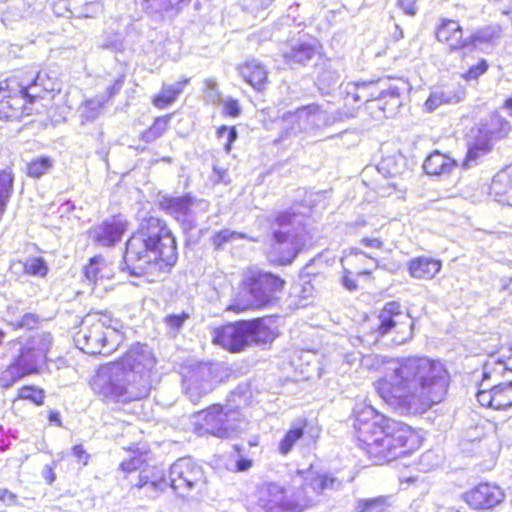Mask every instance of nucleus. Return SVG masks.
I'll use <instances>...</instances> for the list:
<instances>
[{"label": "nucleus", "instance_id": "nucleus-54", "mask_svg": "<svg viewBox=\"0 0 512 512\" xmlns=\"http://www.w3.org/2000/svg\"><path fill=\"white\" fill-rule=\"evenodd\" d=\"M223 112L225 115L237 117L240 114V107L236 100L228 99L223 103Z\"/></svg>", "mask_w": 512, "mask_h": 512}, {"label": "nucleus", "instance_id": "nucleus-24", "mask_svg": "<svg viewBox=\"0 0 512 512\" xmlns=\"http://www.w3.org/2000/svg\"><path fill=\"white\" fill-rule=\"evenodd\" d=\"M442 263L440 260L419 256L412 258L408 262V272L412 278L419 280H431L441 270Z\"/></svg>", "mask_w": 512, "mask_h": 512}, {"label": "nucleus", "instance_id": "nucleus-35", "mask_svg": "<svg viewBox=\"0 0 512 512\" xmlns=\"http://www.w3.org/2000/svg\"><path fill=\"white\" fill-rule=\"evenodd\" d=\"M105 261L102 257H94L84 268L85 278L91 283H97L105 277L104 274Z\"/></svg>", "mask_w": 512, "mask_h": 512}, {"label": "nucleus", "instance_id": "nucleus-5", "mask_svg": "<svg viewBox=\"0 0 512 512\" xmlns=\"http://www.w3.org/2000/svg\"><path fill=\"white\" fill-rule=\"evenodd\" d=\"M341 482L328 474L309 471L305 483L292 496L277 483L265 482L256 487L251 497V512H302L315 505L327 490L338 489Z\"/></svg>", "mask_w": 512, "mask_h": 512}, {"label": "nucleus", "instance_id": "nucleus-26", "mask_svg": "<svg viewBox=\"0 0 512 512\" xmlns=\"http://www.w3.org/2000/svg\"><path fill=\"white\" fill-rule=\"evenodd\" d=\"M456 166L454 159L438 151L431 153L423 163V169L429 175H446Z\"/></svg>", "mask_w": 512, "mask_h": 512}, {"label": "nucleus", "instance_id": "nucleus-15", "mask_svg": "<svg viewBox=\"0 0 512 512\" xmlns=\"http://www.w3.org/2000/svg\"><path fill=\"white\" fill-rule=\"evenodd\" d=\"M214 375L211 365L201 363L189 369L183 379L185 393L193 403H197L203 396L213 389Z\"/></svg>", "mask_w": 512, "mask_h": 512}, {"label": "nucleus", "instance_id": "nucleus-21", "mask_svg": "<svg viewBox=\"0 0 512 512\" xmlns=\"http://www.w3.org/2000/svg\"><path fill=\"white\" fill-rule=\"evenodd\" d=\"M466 91L460 86H445L432 91L426 100V111L433 112L443 104H456L465 98Z\"/></svg>", "mask_w": 512, "mask_h": 512}, {"label": "nucleus", "instance_id": "nucleus-60", "mask_svg": "<svg viewBox=\"0 0 512 512\" xmlns=\"http://www.w3.org/2000/svg\"><path fill=\"white\" fill-rule=\"evenodd\" d=\"M343 286L350 290L354 291L358 288L356 280L352 277L351 273L348 270L344 271V275L342 277Z\"/></svg>", "mask_w": 512, "mask_h": 512}, {"label": "nucleus", "instance_id": "nucleus-3", "mask_svg": "<svg viewBox=\"0 0 512 512\" xmlns=\"http://www.w3.org/2000/svg\"><path fill=\"white\" fill-rule=\"evenodd\" d=\"M155 365L156 358L152 349L146 344L137 343L119 360L98 371L93 388L117 402L140 400L150 393L151 372Z\"/></svg>", "mask_w": 512, "mask_h": 512}, {"label": "nucleus", "instance_id": "nucleus-53", "mask_svg": "<svg viewBox=\"0 0 512 512\" xmlns=\"http://www.w3.org/2000/svg\"><path fill=\"white\" fill-rule=\"evenodd\" d=\"M143 464V461L141 457H133L127 461H123L120 464V468L122 471L131 473L133 471H136L137 469H140Z\"/></svg>", "mask_w": 512, "mask_h": 512}, {"label": "nucleus", "instance_id": "nucleus-30", "mask_svg": "<svg viewBox=\"0 0 512 512\" xmlns=\"http://www.w3.org/2000/svg\"><path fill=\"white\" fill-rule=\"evenodd\" d=\"M390 505L389 497L379 496L358 500L355 510L356 512H384L390 507Z\"/></svg>", "mask_w": 512, "mask_h": 512}, {"label": "nucleus", "instance_id": "nucleus-45", "mask_svg": "<svg viewBox=\"0 0 512 512\" xmlns=\"http://www.w3.org/2000/svg\"><path fill=\"white\" fill-rule=\"evenodd\" d=\"M481 389L477 393V401L480 405L484 407H489L494 409V398H495V388L494 386L491 388H487L485 386L484 381L481 383Z\"/></svg>", "mask_w": 512, "mask_h": 512}, {"label": "nucleus", "instance_id": "nucleus-39", "mask_svg": "<svg viewBox=\"0 0 512 512\" xmlns=\"http://www.w3.org/2000/svg\"><path fill=\"white\" fill-rule=\"evenodd\" d=\"M246 235L241 232L224 229L215 233L212 238V244L216 250H220L226 243L233 242L237 239H244Z\"/></svg>", "mask_w": 512, "mask_h": 512}, {"label": "nucleus", "instance_id": "nucleus-58", "mask_svg": "<svg viewBox=\"0 0 512 512\" xmlns=\"http://www.w3.org/2000/svg\"><path fill=\"white\" fill-rule=\"evenodd\" d=\"M360 243L367 248L380 250L383 247V241L376 237H364Z\"/></svg>", "mask_w": 512, "mask_h": 512}, {"label": "nucleus", "instance_id": "nucleus-41", "mask_svg": "<svg viewBox=\"0 0 512 512\" xmlns=\"http://www.w3.org/2000/svg\"><path fill=\"white\" fill-rule=\"evenodd\" d=\"M24 271L34 276H45L48 272L47 265L42 258H31L24 262Z\"/></svg>", "mask_w": 512, "mask_h": 512}, {"label": "nucleus", "instance_id": "nucleus-61", "mask_svg": "<svg viewBox=\"0 0 512 512\" xmlns=\"http://www.w3.org/2000/svg\"><path fill=\"white\" fill-rule=\"evenodd\" d=\"M276 222L280 227L285 228L286 226L294 224L295 220L290 213L282 212L277 216Z\"/></svg>", "mask_w": 512, "mask_h": 512}, {"label": "nucleus", "instance_id": "nucleus-63", "mask_svg": "<svg viewBox=\"0 0 512 512\" xmlns=\"http://www.w3.org/2000/svg\"><path fill=\"white\" fill-rule=\"evenodd\" d=\"M372 358H373L372 356L362 357L359 353H357V354L352 353V354L346 355V361L348 364H353L357 360H361L362 362L368 363L372 360Z\"/></svg>", "mask_w": 512, "mask_h": 512}, {"label": "nucleus", "instance_id": "nucleus-6", "mask_svg": "<svg viewBox=\"0 0 512 512\" xmlns=\"http://www.w3.org/2000/svg\"><path fill=\"white\" fill-rule=\"evenodd\" d=\"M122 324L108 314L88 316L75 336L79 349L91 355H109L123 341Z\"/></svg>", "mask_w": 512, "mask_h": 512}, {"label": "nucleus", "instance_id": "nucleus-52", "mask_svg": "<svg viewBox=\"0 0 512 512\" xmlns=\"http://www.w3.org/2000/svg\"><path fill=\"white\" fill-rule=\"evenodd\" d=\"M397 7L400 8L405 15L415 16L418 12L416 0H397Z\"/></svg>", "mask_w": 512, "mask_h": 512}, {"label": "nucleus", "instance_id": "nucleus-13", "mask_svg": "<svg viewBox=\"0 0 512 512\" xmlns=\"http://www.w3.org/2000/svg\"><path fill=\"white\" fill-rule=\"evenodd\" d=\"M170 482L179 496L186 497L192 490L203 487L204 473L190 458H180L170 468Z\"/></svg>", "mask_w": 512, "mask_h": 512}, {"label": "nucleus", "instance_id": "nucleus-20", "mask_svg": "<svg viewBox=\"0 0 512 512\" xmlns=\"http://www.w3.org/2000/svg\"><path fill=\"white\" fill-rule=\"evenodd\" d=\"M34 7L32 0H6V7L1 13V22L8 28L32 18Z\"/></svg>", "mask_w": 512, "mask_h": 512}, {"label": "nucleus", "instance_id": "nucleus-17", "mask_svg": "<svg viewBox=\"0 0 512 512\" xmlns=\"http://www.w3.org/2000/svg\"><path fill=\"white\" fill-rule=\"evenodd\" d=\"M500 487L481 483L463 495L464 501L473 509H492L504 500Z\"/></svg>", "mask_w": 512, "mask_h": 512}, {"label": "nucleus", "instance_id": "nucleus-14", "mask_svg": "<svg viewBox=\"0 0 512 512\" xmlns=\"http://www.w3.org/2000/svg\"><path fill=\"white\" fill-rule=\"evenodd\" d=\"M274 240L270 251V259L272 262L286 265L290 264L305 247L306 232L303 227H298L293 232L289 229H280L274 232Z\"/></svg>", "mask_w": 512, "mask_h": 512}, {"label": "nucleus", "instance_id": "nucleus-55", "mask_svg": "<svg viewBox=\"0 0 512 512\" xmlns=\"http://www.w3.org/2000/svg\"><path fill=\"white\" fill-rule=\"evenodd\" d=\"M6 369L16 382L23 378L24 376L29 375V373L25 371V369L21 365H19L16 359Z\"/></svg>", "mask_w": 512, "mask_h": 512}, {"label": "nucleus", "instance_id": "nucleus-62", "mask_svg": "<svg viewBox=\"0 0 512 512\" xmlns=\"http://www.w3.org/2000/svg\"><path fill=\"white\" fill-rule=\"evenodd\" d=\"M14 383H16V381L10 375V373L8 372L7 369L3 370L0 373V387L7 389V388H10L11 386H13Z\"/></svg>", "mask_w": 512, "mask_h": 512}, {"label": "nucleus", "instance_id": "nucleus-44", "mask_svg": "<svg viewBox=\"0 0 512 512\" xmlns=\"http://www.w3.org/2000/svg\"><path fill=\"white\" fill-rule=\"evenodd\" d=\"M13 174L9 167L0 169V195L10 196L13 189Z\"/></svg>", "mask_w": 512, "mask_h": 512}, {"label": "nucleus", "instance_id": "nucleus-18", "mask_svg": "<svg viewBox=\"0 0 512 512\" xmlns=\"http://www.w3.org/2000/svg\"><path fill=\"white\" fill-rule=\"evenodd\" d=\"M165 203L171 214L178 219L182 217L183 221H188L190 225H195L197 212H206L209 206L207 201L194 200L189 196L169 198Z\"/></svg>", "mask_w": 512, "mask_h": 512}, {"label": "nucleus", "instance_id": "nucleus-1", "mask_svg": "<svg viewBox=\"0 0 512 512\" xmlns=\"http://www.w3.org/2000/svg\"><path fill=\"white\" fill-rule=\"evenodd\" d=\"M450 376L444 364L429 357H404L375 383L379 396L400 415H417L442 402Z\"/></svg>", "mask_w": 512, "mask_h": 512}, {"label": "nucleus", "instance_id": "nucleus-10", "mask_svg": "<svg viewBox=\"0 0 512 512\" xmlns=\"http://www.w3.org/2000/svg\"><path fill=\"white\" fill-rule=\"evenodd\" d=\"M202 420L200 433H207L219 438L235 436L241 429L243 421L237 410H224L219 405H213L208 410L198 414Z\"/></svg>", "mask_w": 512, "mask_h": 512}, {"label": "nucleus", "instance_id": "nucleus-46", "mask_svg": "<svg viewBox=\"0 0 512 512\" xmlns=\"http://www.w3.org/2000/svg\"><path fill=\"white\" fill-rule=\"evenodd\" d=\"M506 370L505 362L491 359L484 366L483 380L490 378L492 374L502 375Z\"/></svg>", "mask_w": 512, "mask_h": 512}, {"label": "nucleus", "instance_id": "nucleus-28", "mask_svg": "<svg viewBox=\"0 0 512 512\" xmlns=\"http://www.w3.org/2000/svg\"><path fill=\"white\" fill-rule=\"evenodd\" d=\"M188 83L189 79H184L175 84H163L160 92L152 99L153 105L159 109L168 107L177 100Z\"/></svg>", "mask_w": 512, "mask_h": 512}, {"label": "nucleus", "instance_id": "nucleus-16", "mask_svg": "<svg viewBox=\"0 0 512 512\" xmlns=\"http://www.w3.org/2000/svg\"><path fill=\"white\" fill-rule=\"evenodd\" d=\"M247 321H239L214 329L212 342L231 352H238L249 345Z\"/></svg>", "mask_w": 512, "mask_h": 512}, {"label": "nucleus", "instance_id": "nucleus-8", "mask_svg": "<svg viewBox=\"0 0 512 512\" xmlns=\"http://www.w3.org/2000/svg\"><path fill=\"white\" fill-rule=\"evenodd\" d=\"M42 75H37L30 80H21L16 76L0 82V118L16 117V112L22 107V101L26 98L38 96L37 88L42 86Z\"/></svg>", "mask_w": 512, "mask_h": 512}, {"label": "nucleus", "instance_id": "nucleus-25", "mask_svg": "<svg viewBox=\"0 0 512 512\" xmlns=\"http://www.w3.org/2000/svg\"><path fill=\"white\" fill-rule=\"evenodd\" d=\"M238 71L248 84L258 90L265 85L268 79L266 67L256 59L246 61L238 67Z\"/></svg>", "mask_w": 512, "mask_h": 512}, {"label": "nucleus", "instance_id": "nucleus-47", "mask_svg": "<svg viewBox=\"0 0 512 512\" xmlns=\"http://www.w3.org/2000/svg\"><path fill=\"white\" fill-rule=\"evenodd\" d=\"M217 136L219 138H226L224 149L229 153L232 143L237 139V130L235 127L222 126L217 130Z\"/></svg>", "mask_w": 512, "mask_h": 512}, {"label": "nucleus", "instance_id": "nucleus-23", "mask_svg": "<svg viewBox=\"0 0 512 512\" xmlns=\"http://www.w3.org/2000/svg\"><path fill=\"white\" fill-rule=\"evenodd\" d=\"M489 195L503 205L512 206V166L501 170L493 177Z\"/></svg>", "mask_w": 512, "mask_h": 512}, {"label": "nucleus", "instance_id": "nucleus-43", "mask_svg": "<svg viewBox=\"0 0 512 512\" xmlns=\"http://www.w3.org/2000/svg\"><path fill=\"white\" fill-rule=\"evenodd\" d=\"M18 397L40 405L43 403L44 391L34 386H24L19 389Z\"/></svg>", "mask_w": 512, "mask_h": 512}, {"label": "nucleus", "instance_id": "nucleus-59", "mask_svg": "<svg viewBox=\"0 0 512 512\" xmlns=\"http://www.w3.org/2000/svg\"><path fill=\"white\" fill-rule=\"evenodd\" d=\"M74 456L81 462L83 465L88 463L90 458L89 454L84 450L82 445H75L72 449Z\"/></svg>", "mask_w": 512, "mask_h": 512}, {"label": "nucleus", "instance_id": "nucleus-56", "mask_svg": "<svg viewBox=\"0 0 512 512\" xmlns=\"http://www.w3.org/2000/svg\"><path fill=\"white\" fill-rule=\"evenodd\" d=\"M38 322V316L32 313L25 314L21 320L16 324L17 328L32 329Z\"/></svg>", "mask_w": 512, "mask_h": 512}, {"label": "nucleus", "instance_id": "nucleus-51", "mask_svg": "<svg viewBox=\"0 0 512 512\" xmlns=\"http://www.w3.org/2000/svg\"><path fill=\"white\" fill-rule=\"evenodd\" d=\"M167 121L163 118H158L155 123L150 127L149 131L146 133V137L150 139L160 137L164 131L166 130Z\"/></svg>", "mask_w": 512, "mask_h": 512}, {"label": "nucleus", "instance_id": "nucleus-33", "mask_svg": "<svg viewBox=\"0 0 512 512\" xmlns=\"http://www.w3.org/2000/svg\"><path fill=\"white\" fill-rule=\"evenodd\" d=\"M107 99L104 96L96 97L85 101L80 112L81 117L86 121H93L103 112L104 103Z\"/></svg>", "mask_w": 512, "mask_h": 512}, {"label": "nucleus", "instance_id": "nucleus-42", "mask_svg": "<svg viewBox=\"0 0 512 512\" xmlns=\"http://www.w3.org/2000/svg\"><path fill=\"white\" fill-rule=\"evenodd\" d=\"M190 315L184 311L180 313L169 314L164 318V323L169 332L176 334L183 326L184 322L189 319Z\"/></svg>", "mask_w": 512, "mask_h": 512}, {"label": "nucleus", "instance_id": "nucleus-37", "mask_svg": "<svg viewBox=\"0 0 512 512\" xmlns=\"http://www.w3.org/2000/svg\"><path fill=\"white\" fill-rule=\"evenodd\" d=\"M53 167V160L49 157L33 159L27 166V174L32 178H40Z\"/></svg>", "mask_w": 512, "mask_h": 512}, {"label": "nucleus", "instance_id": "nucleus-57", "mask_svg": "<svg viewBox=\"0 0 512 512\" xmlns=\"http://www.w3.org/2000/svg\"><path fill=\"white\" fill-rule=\"evenodd\" d=\"M205 86H206L207 90H209V92H208L209 99L212 100L213 102L218 101L220 99V94L217 91L216 82L213 79H206Z\"/></svg>", "mask_w": 512, "mask_h": 512}, {"label": "nucleus", "instance_id": "nucleus-22", "mask_svg": "<svg viewBox=\"0 0 512 512\" xmlns=\"http://www.w3.org/2000/svg\"><path fill=\"white\" fill-rule=\"evenodd\" d=\"M436 38L451 50L468 47V38H463L462 27L455 20H443L436 31Z\"/></svg>", "mask_w": 512, "mask_h": 512}, {"label": "nucleus", "instance_id": "nucleus-9", "mask_svg": "<svg viewBox=\"0 0 512 512\" xmlns=\"http://www.w3.org/2000/svg\"><path fill=\"white\" fill-rule=\"evenodd\" d=\"M397 302H389L378 315V324L375 330L378 337L390 336V341L401 345L413 336V321L410 316L400 310Z\"/></svg>", "mask_w": 512, "mask_h": 512}, {"label": "nucleus", "instance_id": "nucleus-2", "mask_svg": "<svg viewBox=\"0 0 512 512\" xmlns=\"http://www.w3.org/2000/svg\"><path fill=\"white\" fill-rule=\"evenodd\" d=\"M177 261L175 237L166 223L157 217L142 219L136 232L128 239L122 271L130 276L156 282Z\"/></svg>", "mask_w": 512, "mask_h": 512}, {"label": "nucleus", "instance_id": "nucleus-11", "mask_svg": "<svg viewBox=\"0 0 512 512\" xmlns=\"http://www.w3.org/2000/svg\"><path fill=\"white\" fill-rule=\"evenodd\" d=\"M510 129L508 121L499 115H493L489 125H481L479 128V135L469 147L462 165L465 168L476 165L478 160L491 150L492 140L503 137Z\"/></svg>", "mask_w": 512, "mask_h": 512}, {"label": "nucleus", "instance_id": "nucleus-7", "mask_svg": "<svg viewBox=\"0 0 512 512\" xmlns=\"http://www.w3.org/2000/svg\"><path fill=\"white\" fill-rule=\"evenodd\" d=\"M284 284L285 281L277 275L251 269L244 279L246 302L244 304H233L230 309L243 311L266 307L274 300L275 295L282 291Z\"/></svg>", "mask_w": 512, "mask_h": 512}, {"label": "nucleus", "instance_id": "nucleus-19", "mask_svg": "<svg viewBox=\"0 0 512 512\" xmlns=\"http://www.w3.org/2000/svg\"><path fill=\"white\" fill-rule=\"evenodd\" d=\"M125 230V223L113 218L110 221L94 226L89 231V236L98 245L109 247L120 241Z\"/></svg>", "mask_w": 512, "mask_h": 512}, {"label": "nucleus", "instance_id": "nucleus-50", "mask_svg": "<svg viewBox=\"0 0 512 512\" xmlns=\"http://www.w3.org/2000/svg\"><path fill=\"white\" fill-rule=\"evenodd\" d=\"M166 482L163 478L158 480H151L145 488L147 495L151 498H156L160 492L164 491Z\"/></svg>", "mask_w": 512, "mask_h": 512}, {"label": "nucleus", "instance_id": "nucleus-29", "mask_svg": "<svg viewBox=\"0 0 512 512\" xmlns=\"http://www.w3.org/2000/svg\"><path fill=\"white\" fill-rule=\"evenodd\" d=\"M16 361L29 374L37 373L39 365L44 361L43 355L36 352L31 347L23 348Z\"/></svg>", "mask_w": 512, "mask_h": 512}, {"label": "nucleus", "instance_id": "nucleus-4", "mask_svg": "<svg viewBox=\"0 0 512 512\" xmlns=\"http://www.w3.org/2000/svg\"><path fill=\"white\" fill-rule=\"evenodd\" d=\"M354 428L360 448L375 463L392 461L407 454L405 447L412 432L394 420L380 415L372 407L357 413Z\"/></svg>", "mask_w": 512, "mask_h": 512}, {"label": "nucleus", "instance_id": "nucleus-34", "mask_svg": "<svg viewBox=\"0 0 512 512\" xmlns=\"http://www.w3.org/2000/svg\"><path fill=\"white\" fill-rule=\"evenodd\" d=\"M190 0H143L146 4L145 8L155 11L157 13H163L175 10L178 12L182 4L189 3Z\"/></svg>", "mask_w": 512, "mask_h": 512}, {"label": "nucleus", "instance_id": "nucleus-31", "mask_svg": "<svg viewBox=\"0 0 512 512\" xmlns=\"http://www.w3.org/2000/svg\"><path fill=\"white\" fill-rule=\"evenodd\" d=\"M317 54L315 46L308 43H301L291 49L287 58L292 63L306 64Z\"/></svg>", "mask_w": 512, "mask_h": 512}, {"label": "nucleus", "instance_id": "nucleus-48", "mask_svg": "<svg viewBox=\"0 0 512 512\" xmlns=\"http://www.w3.org/2000/svg\"><path fill=\"white\" fill-rule=\"evenodd\" d=\"M488 69L486 60H480L476 65H473L469 70L462 75L466 81L477 80L479 76L483 75Z\"/></svg>", "mask_w": 512, "mask_h": 512}, {"label": "nucleus", "instance_id": "nucleus-49", "mask_svg": "<svg viewBox=\"0 0 512 512\" xmlns=\"http://www.w3.org/2000/svg\"><path fill=\"white\" fill-rule=\"evenodd\" d=\"M494 37V31L490 28H485L477 31L468 37V46H476L477 43L489 42Z\"/></svg>", "mask_w": 512, "mask_h": 512}, {"label": "nucleus", "instance_id": "nucleus-27", "mask_svg": "<svg viewBox=\"0 0 512 512\" xmlns=\"http://www.w3.org/2000/svg\"><path fill=\"white\" fill-rule=\"evenodd\" d=\"M250 324V328L248 331L249 334V345L251 344H267L272 342L276 334L274 330H272L268 324L270 320L261 318L255 319L251 321H247Z\"/></svg>", "mask_w": 512, "mask_h": 512}, {"label": "nucleus", "instance_id": "nucleus-12", "mask_svg": "<svg viewBox=\"0 0 512 512\" xmlns=\"http://www.w3.org/2000/svg\"><path fill=\"white\" fill-rule=\"evenodd\" d=\"M343 116L349 117L350 115L342 112L328 113L320 105L312 103L298 108L294 113L289 114L286 120L297 123V128H293V133L296 134L298 132H316L341 121Z\"/></svg>", "mask_w": 512, "mask_h": 512}, {"label": "nucleus", "instance_id": "nucleus-40", "mask_svg": "<svg viewBox=\"0 0 512 512\" xmlns=\"http://www.w3.org/2000/svg\"><path fill=\"white\" fill-rule=\"evenodd\" d=\"M52 344V335L48 332L38 333L32 338L31 348L34 349L39 354L43 355L45 359V355L49 350Z\"/></svg>", "mask_w": 512, "mask_h": 512}, {"label": "nucleus", "instance_id": "nucleus-64", "mask_svg": "<svg viewBox=\"0 0 512 512\" xmlns=\"http://www.w3.org/2000/svg\"><path fill=\"white\" fill-rule=\"evenodd\" d=\"M43 476L46 481L51 484L55 480V473L53 472L52 467L46 465L43 469Z\"/></svg>", "mask_w": 512, "mask_h": 512}, {"label": "nucleus", "instance_id": "nucleus-36", "mask_svg": "<svg viewBox=\"0 0 512 512\" xmlns=\"http://www.w3.org/2000/svg\"><path fill=\"white\" fill-rule=\"evenodd\" d=\"M303 435V427L290 428L283 439L279 442V452L282 455H287Z\"/></svg>", "mask_w": 512, "mask_h": 512}, {"label": "nucleus", "instance_id": "nucleus-38", "mask_svg": "<svg viewBox=\"0 0 512 512\" xmlns=\"http://www.w3.org/2000/svg\"><path fill=\"white\" fill-rule=\"evenodd\" d=\"M373 87V84L370 83V84H365V83H362V84H352V85H348V88L347 89V96H346V103H348L350 101V98L353 99L354 102H368L370 101V96L372 94L368 93V89Z\"/></svg>", "mask_w": 512, "mask_h": 512}, {"label": "nucleus", "instance_id": "nucleus-32", "mask_svg": "<svg viewBox=\"0 0 512 512\" xmlns=\"http://www.w3.org/2000/svg\"><path fill=\"white\" fill-rule=\"evenodd\" d=\"M494 409L505 410L512 406V381L494 386Z\"/></svg>", "mask_w": 512, "mask_h": 512}]
</instances>
